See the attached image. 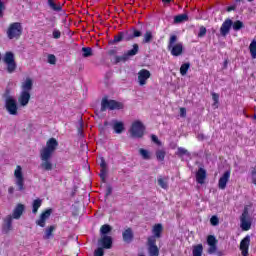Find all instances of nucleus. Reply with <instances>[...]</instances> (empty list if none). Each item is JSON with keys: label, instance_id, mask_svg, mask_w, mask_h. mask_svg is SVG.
I'll return each mask as SVG.
<instances>
[{"label": "nucleus", "instance_id": "ddd939ff", "mask_svg": "<svg viewBox=\"0 0 256 256\" xmlns=\"http://www.w3.org/2000/svg\"><path fill=\"white\" fill-rule=\"evenodd\" d=\"M155 236L148 238V253L150 256H159V248L155 245Z\"/></svg>", "mask_w": 256, "mask_h": 256}, {"label": "nucleus", "instance_id": "69168bd1", "mask_svg": "<svg viewBox=\"0 0 256 256\" xmlns=\"http://www.w3.org/2000/svg\"><path fill=\"white\" fill-rule=\"evenodd\" d=\"M15 191V188H13V187H10L9 189H8V192L9 193H13Z\"/></svg>", "mask_w": 256, "mask_h": 256}, {"label": "nucleus", "instance_id": "39448f33", "mask_svg": "<svg viewBox=\"0 0 256 256\" xmlns=\"http://www.w3.org/2000/svg\"><path fill=\"white\" fill-rule=\"evenodd\" d=\"M107 109L110 111H115V109H123V103L103 98L101 101L100 111H107Z\"/></svg>", "mask_w": 256, "mask_h": 256}, {"label": "nucleus", "instance_id": "c9c22d12", "mask_svg": "<svg viewBox=\"0 0 256 256\" xmlns=\"http://www.w3.org/2000/svg\"><path fill=\"white\" fill-rule=\"evenodd\" d=\"M177 157H183L184 155H189V151L183 147H179L176 152Z\"/></svg>", "mask_w": 256, "mask_h": 256}, {"label": "nucleus", "instance_id": "b1692460", "mask_svg": "<svg viewBox=\"0 0 256 256\" xmlns=\"http://www.w3.org/2000/svg\"><path fill=\"white\" fill-rule=\"evenodd\" d=\"M139 52V45L134 44L131 50H128L124 55L121 57L122 61H127L129 57H135V54Z\"/></svg>", "mask_w": 256, "mask_h": 256}, {"label": "nucleus", "instance_id": "f3484780", "mask_svg": "<svg viewBox=\"0 0 256 256\" xmlns=\"http://www.w3.org/2000/svg\"><path fill=\"white\" fill-rule=\"evenodd\" d=\"M233 26V20L227 18L220 27V35L225 37L231 31V27Z\"/></svg>", "mask_w": 256, "mask_h": 256}, {"label": "nucleus", "instance_id": "412c9836", "mask_svg": "<svg viewBox=\"0 0 256 256\" xmlns=\"http://www.w3.org/2000/svg\"><path fill=\"white\" fill-rule=\"evenodd\" d=\"M23 213H25V205L17 204L12 212V215L10 216L12 217V219L18 220V219H21V216L23 215Z\"/></svg>", "mask_w": 256, "mask_h": 256}, {"label": "nucleus", "instance_id": "ea45409f", "mask_svg": "<svg viewBox=\"0 0 256 256\" xmlns=\"http://www.w3.org/2000/svg\"><path fill=\"white\" fill-rule=\"evenodd\" d=\"M53 231H55V227L54 226H50L48 229H46V231H45V238L46 239H50L51 235H53Z\"/></svg>", "mask_w": 256, "mask_h": 256}, {"label": "nucleus", "instance_id": "72a5a7b5", "mask_svg": "<svg viewBox=\"0 0 256 256\" xmlns=\"http://www.w3.org/2000/svg\"><path fill=\"white\" fill-rule=\"evenodd\" d=\"M108 233H111V227L108 224L102 225V227L100 228L101 237L107 235Z\"/></svg>", "mask_w": 256, "mask_h": 256}, {"label": "nucleus", "instance_id": "9d476101", "mask_svg": "<svg viewBox=\"0 0 256 256\" xmlns=\"http://www.w3.org/2000/svg\"><path fill=\"white\" fill-rule=\"evenodd\" d=\"M151 77V72L147 69H141L138 72V84L140 87H143L147 85V81H149V78Z\"/></svg>", "mask_w": 256, "mask_h": 256}, {"label": "nucleus", "instance_id": "0e129e2a", "mask_svg": "<svg viewBox=\"0 0 256 256\" xmlns=\"http://www.w3.org/2000/svg\"><path fill=\"white\" fill-rule=\"evenodd\" d=\"M163 159H165V151H161V161H163Z\"/></svg>", "mask_w": 256, "mask_h": 256}, {"label": "nucleus", "instance_id": "cd10ccee", "mask_svg": "<svg viewBox=\"0 0 256 256\" xmlns=\"http://www.w3.org/2000/svg\"><path fill=\"white\" fill-rule=\"evenodd\" d=\"M192 256H203V244L193 246Z\"/></svg>", "mask_w": 256, "mask_h": 256}, {"label": "nucleus", "instance_id": "774afa93", "mask_svg": "<svg viewBox=\"0 0 256 256\" xmlns=\"http://www.w3.org/2000/svg\"><path fill=\"white\" fill-rule=\"evenodd\" d=\"M253 119H255V120H256V114H254Z\"/></svg>", "mask_w": 256, "mask_h": 256}, {"label": "nucleus", "instance_id": "e2e57ef3", "mask_svg": "<svg viewBox=\"0 0 256 256\" xmlns=\"http://www.w3.org/2000/svg\"><path fill=\"white\" fill-rule=\"evenodd\" d=\"M156 157H157L158 160L161 159V151L158 150L156 152Z\"/></svg>", "mask_w": 256, "mask_h": 256}, {"label": "nucleus", "instance_id": "c03bdc74", "mask_svg": "<svg viewBox=\"0 0 256 256\" xmlns=\"http://www.w3.org/2000/svg\"><path fill=\"white\" fill-rule=\"evenodd\" d=\"M53 39H61V31L59 29H54L52 32Z\"/></svg>", "mask_w": 256, "mask_h": 256}, {"label": "nucleus", "instance_id": "c85d7f7f", "mask_svg": "<svg viewBox=\"0 0 256 256\" xmlns=\"http://www.w3.org/2000/svg\"><path fill=\"white\" fill-rule=\"evenodd\" d=\"M184 21H189V15L180 14L174 17V23H183Z\"/></svg>", "mask_w": 256, "mask_h": 256}, {"label": "nucleus", "instance_id": "f704fd0d", "mask_svg": "<svg viewBox=\"0 0 256 256\" xmlns=\"http://www.w3.org/2000/svg\"><path fill=\"white\" fill-rule=\"evenodd\" d=\"M48 5L53 11H61V5L55 4L54 0H48Z\"/></svg>", "mask_w": 256, "mask_h": 256}, {"label": "nucleus", "instance_id": "13d9d810", "mask_svg": "<svg viewBox=\"0 0 256 256\" xmlns=\"http://www.w3.org/2000/svg\"><path fill=\"white\" fill-rule=\"evenodd\" d=\"M161 188L162 189H168L169 188V184H167V182L161 180Z\"/></svg>", "mask_w": 256, "mask_h": 256}, {"label": "nucleus", "instance_id": "6e6d98bb", "mask_svg": "<svg viewBox=\"0 0 256 256\" xmlns=\"http://www.w3.org/2000/svg\"><path fill=\"white\" fill-rule=\"evenodd\" d=\"M100 167L101 169H107V163L105 162V159H100Z\"/></svg>", "mask_w": 256, "mask_h": 256}, {"label": "nucleus", "instance_id": "5701e85b", "mask_svg": "<svg viewBox=\"0 0 256 256\" xmlns=\"http://www.w3.org/2000/svg\"><path fill=\"white\" fill-rule=\"evenodd\" d=\"M205 179H207V170H205L204 168H199L196 172L197 183L203 185V183H205Z\"/></svg>", "mask_w": 256, "mask_h": 256}, {"label": "nucleus", "instance_id": "bf43d9fd", "mask_svg": "<svg viewBox=\"0 0 256 256\" xmlns=\"http://www.w3.org/2000/svg\"><path fill=\"white\" fill-rule=\"evenodd\" d=\"M236 9H237V6L231 5V6H228L226 10L228 11V13H230V11H235Z\"/></svg>", "mask_w": 256, "mask_h": 256}, {"label": "nucleus", "instance_id": "4d7b16f0", "mask_svg": "<svg viewBox=\"0 0 256 256\" xmlns=\"http://www.w3.org/2000/svg\"><path fill=\"white\" fill-rule=\"evenodd\" d=\"M180 115L182 117H187V109L185 108H180Z\"/></svg>", "mask_w": 256, "mask_h": 256}, {"label": "nucleus", "instance_id": "09e8293b", "mask_svg": "<svg viewBox=\"0 0 256 256\" xmlns=\"http://www.w3.org/2000/svg\"><path fill=\"white\" fill-rule=\"evenodd\" d=\"M251 178L253 185H256V168H253L251 171Z\"/></svg>", "mask_w": 256, "mask_h": 256}, {"label": "nucleus", "instance_id": "423d86ee", "mask_svg": "<svg viewBox=\"0 0 256 256\" xmlns=\"http://www.w3.org/2000/svg\"><path fill=\"white\" fill-rule=\"evenodd\" d=\"M57 147H59V142H57V139L50 138L46 142V146L41 150L40 154L42 155H48L52 157L53 153H55Z\"/></svg>", "mask_w": 256, "mask_h": 256}, {"label": "nucleus", "instance_id": "393cba45", "mask_svg": "<svg viewBox=\"0 0 256 256\" xmlns=\"http://www.w3.org/2000/svg\"><path fill=\"white\" fill-rule=\"evenodd\" d=\"M123 240L125 243H131L133 241V230L131 228H127L123 233H122Z\"/></svg>", "mask_w": 256, "mask_h": 256}, {"label": "nucleus", "instance_id": "a211bd4d", "mask_svg": "<svg viewBox=\"0 0 256 256\" xmlns=\"http://www.w3.org/2000/svg\"><path fill=\"white\" fill-rule=\"evenodd\" d=\"M29 101H31V93L20 91V94L18 97V103L20 107H27V105H29Z\"/></svg>", "mask_w": 256, "mask_h": 256}, {"label": "nucleus", "instance_id": "58836bf2", "mask_svg": "<svg viewBox=\"0 0 256 256\" xmlns=\"http://www.w3.org/2000/svg\"><path fill=\"white\" fill-rule=\"evenodd\" d=\"M153 234L155 237H159L161 235V224H156L153 228Z\"/></svg>", "mask_w": 256, "mask_h": 256}, {"label": "nucleus", "instance_id": "8fccbe9b", "mask_svg": "<svg viewBox=\"0 0 256 256\" xmlns=\"http://www.w3.org/2000/svg\"><path fill=\"white\" fill-rule=\"evenodd\" d=\"M151 141H152V143H155L156 145H160V141H159V138L157 137V135H155V134H152L151 135Z\"/></svg>", "mask_w": 256, "mask_h": 256}, {"label": "nucleus", "instance_id": "f8f14e48", "mask_svg": "<svg viewBox=\"0 0 256 256\" xmlns=\"http://www.w3.org/2000/svg\"><path fill=\"white\" fill-rule=\"evenodd\" d=\"M168 51H170L172 57H181L183 55V45L181 43L168 44Z\"/></svg>", "mask_w": 256, "mask_h": 256}, {"label": "nucleus", "instance_id": "7ed1b4c3", "mask_svg": "<svg viewBox=\"0 0 256 256\" xmlns=\"http://www.w3.org/2000/svg\"><path fill=\"white\" fill-rule=\"evenodd\" d=\"M15 185L18 187V191H23L25 189V174L23 172V167L17 165L14 170Z\"/></svg>", "mask_w": 256, "mask_h": 256}, {"label": "nucleus", "instance_id": "20e7f679", "mask_svg": "<svg viewBox=\"0 0 256 256\" xmlns=\"http://www.w3.org/2000/svg\"><path fill=\"white\" fill-rule=\"evenodd\" d=\"M2 60L7 67L8 73H14L15 69H17V62H15V54L13 52H6Z\"/></svg>", "mask_w": 256, "mask_h": 256}, {"label": "nucleus", "instance_id": "5fc2aeb1", "mask_svg": "<svg viewBox=\"0 0 256 256\" xmlns=\"http://www.w3.org/2000/svg\"><path fill=\"white\" fill-rule=\"evenodd\" d=\"M3 11H5V4L0 0V17H3Z\"/></svg>", "mask_w": 256, "mask_h": 256}, {"label": "nucleus", "instance_id": "a878e982", "mask_svg": "<svg viewBox=\"0 0 256 256\" xmlns=\"http://www.w3.org/2000/svg\"><path fill=\"white\" fill-rule=\"evenodd\" d=\"M139 155L144 159L145 161H149V159H152L153 154H151V151L145 149V148H140L139 149Z\"/></svg>", "mask_w": 256, "mask_h": 256}, {"label": "nucleus", "instance_id": "f257e3e1", "mask_svg": "<svg viewBox=\"0 0 256 256\" xmlns=\"http://www.w3.org/2000/svg\"><path fill=\"white\" fill-rule=\"evenodd\" d=\"M128 133H130L133 139H141L145 135V124L141 120H134L130 125Z\"/></svg>", "mask_w": 256, "mask_h": 256}, {"label": "nucleus", "instance_id": "bb28decb", "mask_svg": "<svg viewBox=\"0 0 256 256\" xmlns=\"http://www.w3.org/2000/svg\"><path fill=\"white\" fill-rule=\"evenodd\" d=\"M43 205V200L37 198L32 202V213L36 215L37 211H39V208Z\"/></svg>", "mask_w": 256, "mask_h": 256}, {"label": "nucleus", "instance_id": "c756f323", "mask_svg": "<svg viewBox=\"0 0 256 256\" xmlns=\"http://www.w3.org/2000/svg\"><path fill=\"white\" fill-rule=\"evenodd\" d=\"M191 68V63L186 62L180 66V75L185 76L187 75V72Z\"/></svg>", "mask_w": 256, "mask_h": 256}, {"label": "nucleus", "instance_id": "4468645a", "mask_svg": "<svg viewBox=\"0 0 256 256\" xmlns=\"http://www.w3.org/2000/svg\"><path fill=\"white\" fill-rule=\"evenodd\" d=\"M98 245L103 249H111V247H113V238H111L109 235L101 236V238L98 240Z\"/></svg>", "mask_w": 256, "mask_h": 256}, {"label": "nucleus", "instance_id": "864d4df0", "mask_svg": "<svg viewBox=\"0 0 256 256\" xmlns=\"http://www.w3.org/2000/svg\"><path fill=\"white\" fill-rule=\"evenodd\" d=\"M123 33H120L118 36L114 37V43H120V41H123Z\"/></svg>", "mask_w": 256, "mask_h": 256}, {"label": "nucleus", "instance_id": "6ab92c4d", "mask_svg": "<svg viewBox=\"0 0 256 256\" xmlns=\"http://www.w3.org/2000/svg\"><path fill=\"white\" fill-rule=\"evenodd\" d=\"M53 213L52 209H47L46 211L42 212L40 215V218L36 220V225L39 227H45V223L49 217H51V214Z\"/></svg>", "mask_w": 256, "mask_h": 256}, {"label": "nucleus", "instance_id": "de8ad7c7", "mask_svg": "<svg viewBox=\"0 0 256 256\" xmlns=\"http://www.w3.org/2000/svg\"><path fill=\"white\" fill-rule=\"evenodd\" d=\"M104 248L102 247H99L98 249H96L94 251V256H103L105 255V252L103 251Z\"/></svg>", "mask_w": 256, "mask_h": 256}, {"label": "nucleus", "instance_id": "e433bc0d", "mask_svg": "<svg viewBox=\"0 0 256 256\" xmlns=\"http://www.w3.org/2000/svg\"><path fill=\"white\" fill-rule=\"evenodd\" d=\"M83 57H91L93 55V49L90 47H83L82 48Z\"/></svg>", "mask_w": 256, "mask_h": 256}, {"label": "nucleus", "instance_id": "79ce46f5", "mask_svg": "<svg viewBox=\"0 0 256 256\" xmlns=\"http://www.w3.org/2000/svg\"><path fill=\"white\" fill-rule=\"evenodd\" d=\"M48 63L50 65H55V63H57V57H55V55H53V54H49L48 55Z\"/></svg>", "mask_w": 256, "mask_h": 256}, {"label": "nucleus", "instance_id": "a18cd8bd", "mask_svg": "<svg viewBox=\"0 0 256 256\" xmlns=\"http://www.w3.org/2000/svg\"><path fill=\"white\" fill-rule=\"evenodd\" d=\"M207 35V28L205 26H201L199 29L198 37H205Z\"/></svg>", "mask_w": 256, "mask_h": 256}, {"label": "nucleus", "instance_id": "37998d69", "mask_svg": "<svg viewBox=\"0 0 256 256\" xmlns=\"http://www.w3.org/2000/svg\"><path fill=\"white\" fill-rule=\"evenodd\" d=\"M212 100L214 101V107H218L217 105H219V94L213 92L212 93Z\"/></svg>", "mask_w": 256, "mask_h": 256}, {"label": "nucleus", "instance_id": "a19ab883", "mask_svg": "<svg viewBox=\"0 0 256 256\" xmlns=\"http://www.w3.org/2000/svg\"><path fill=\"white\" fill-rule=\"evenodd\" d=\"M215 253H217V244H212L208 248V254L215 255Z\"/></svg>", "mask_w": 256, "mask_h": 256}, {"label": "nucleus", "instance_id": "9b49d317", "mask_svg": "<svg viewBox=\"0 0 256 256\" xmlns=\"http://www.w3.org/2000/svg\"><path fill=\"white\" fill-rule=\"evenodd\" d=\"M40 158H41V169H43L44 171H52L53 170V163H51V156L47 155V154H40Z\"/></svg>", "mask_w": 256, "mask_h": 256}, {"label": "nucleus", "instance_id": "dca6fc26", "mask_svg": "<svg viewBox=\"0 0 256 256\" xmlns=\"http://www.w3.org/2000/svg\"><path fill=\"white\" fill-rule=\"evenodd\" d=\"M251 244V237L246 236L240 242V251L242 256H249V245Z\"/></svg>", "mask_w": 256, "mask_h": 256}, {"label": "nucleus", "instance_id": "338daca9", "mask_svg": "<svg viewBox=\"0 0 256 256\" xmlns=\"http://www.w3.org/2000/svg\"><path fill=\"white\" fill-rule=\"evenodd\" d=\"M198 139H201V140L205 139V135L203 134L198 135Z\"/></svg>", "mask_w": 256, "mask_h": 256}, {"label": "nucleus", "instance_id": "2eb2a0df", "mask_svg": "<svg viewBox=\"0 0 256 256\" xmlns=\"http://www.w3.org/2000/svg\"><path fill=\"white\" fill-rule=\"evenodd\" d=\"M229 179H231V171L227 170L218 180V188L225 190L227 189V183H229Z\"/></svg>", "mask_w": 256, "mask_h": 256}, {"label": "nucleus", "instance_id": "4c0bfd02", "mask_svg": "<svg viewBox=\"0 0 256 256\" xmlns=\"http://www.w3.org/2000/svg\"><path fill=\"white\" fill-rule=\"evenodd\" d=\"M217 243H219V241L217 240V238H215V236L213 235H209L207 237V244L210 245H217Z\"/></svg>", "mask_w": 256, "mask_h": 256}, {"label": "nucleus", "instance_id": "6e6552de", "mask_svg": "<svg viewBox=\"0 0 256 256\" xmlns=\"http://www.w3.org/2000/svg\"><path fill=\"white\" fill-rule=\"evenodd\" d=\"M5 107L9 115H18L19 106H17V100L13 96H8L5 100Z\"/></svg>", "mask_w": 256, "mask_h": 256}, {"label": "nucleus", "instance_id": "680f3d73", "mask_svg": "<svg viewBox=\"0 0 256 256\" xmlns=\"http://www.w3.org/2000/svg\"><path fill=\"white\" fill-rule=\"evenodd\" d=\"M173 0H162L163 5H170Z\"/></svg>", "mask_w": 256, "mask_h": 256}, {"label": "nucleus", "instance_id": "aec40b11", "mask_svg": "<svg viewBox=\"0 0 256 256\" xmlns=\"http://www.w3.org/2000/svg\"><path fill=\"white\" fill-rule=\"evenodd\" d=\"M111 126L114 130V133H116L117 135H121V133L125 131V123H123V121L112 120Z\"/></svg>", "mask_w": 256, "mask_h": 256}, {"label": "nucleus", "instance_id": "4be33fe9", "mask_svg": "<svg viewBox=\"0 0 256 256\" xmlns=\"http://www.w3.org/2000/svg\"><path fill=\"white\" fill-rule=\"evenodd\" d=\"M2 231L3 233H9V231H13V217H11V215H8L4 218Z\"/></svg>", "mask_w": 256, "mask_h": 256}, {"label": "nucleus", "instance_id": "603ef678", "mask_svg": "<svg viewBox=\"0 0 256 256\" xmlns=\"http://www.w3.org/2000/svg\"><path fill=\"white\" fill-rule=\"evenodd\" d=\"M100 177L105 181V177H107V168H101Z\"/></svg>", "mask_w": 256, "mask_h": 256}, {"label": "nucleus", "instance_id": "052dcab7", "mask_svg": "<svg viewBox=\"0 0 256 256\" xmlns=\"http://www.w3.org/2000/svg\"><path fill=\"white\" fill-rule=\"evenodd\" d=\"M133 37H141V31L134 30Z\"/></svg>", "mask_w": 256, "mask_h": 256}, {"label": "nucleus", "instance_id": "3c124183", "mask_svg": "<svg viewBox=\"0 0 256 256\" xmlns=\"http://www.w3.org/2000/svg\"><path fill=\"white\" fill-rule=\"evenodd\" d=\"M177 43V35H171L169 39V45H175Z\"/></svg>", "mask_w": 256, "mask_h": 256}, {"label": "nucleus", "instance_id": "473e14b6", "mask_svg": "<svg viewBox=\"0 0 256 256\" xmlns=\"http://www.w3.org/2000/svg\"><path fill=\"white\" fill-rule=\"evenodd\" d=\"M252 59H256V40H253L249 46Z\"/></svg>", "mask_w": 256, "mask_h": 256}, {"label": "nucleus", "instance_id": "7c9ffc66", "mask_svg": "<svg viewBox=\"0 0 256 256\" xmlns=\"http://www.w3.org/2000/svg\"><path fill=\"white\" fill-rule=\"evenodd\" d=\"M245 27V24L241 20H236L235 22H232V29L235 31H241Z\"/></svg>", "mask_w": 256, "mask_h": 256}, {"label": "nucleus", "instance_id": "1a4fd4ad", "mask_svg": "<svg viewBox=\"0 0 256 256\" xmlns=\"http://www.w3.org/2000/svg\"><path fill=\"white\" fill-rule=\"evenodd\" d=\"M34 83H35V81L33 80V78L27 76L20 83V92L31 93V91H33Z\"/></svg>", "mask_w": 256, "mask_h": 256}, {"label": "nucleus", "instance_id": "0eeeda50", "mask_svg": "<svg viewBox=\"0 0 256 256\" xmlns=\"http://www.w3.org/2000/svg\"><path fill=\"white\" fill-rule=\"evenodd\" d=\"M240 227L242 231H249L251 229V218L249 217V208L244 207V210L240 216Z\"/></svg>", "mask_w": 256, "mask_h": 256}, {"label": "nucleus", "instance_id": "2f4dec72", "mask_svg": "<svg viewBox=\"0 0 256 256\" xmlns=\"http://www.w3.org/2000/svg\"><path fill=\"white\" fill-rule=\"evenodd\" d=\"M153 32L151 31H146L145 34L143 35V43H149L150 41H153Z\"/></svg>", "mask_w": 256, "mask_h": 256}, {"label": "nucleus", "instance_id": "f03ea898", "mask_svg": "<svg viewBox=\"0 0 256 256\" xmlns=\"http://www.w3.org/2000/svg\"><path fill=\"white\" fill-rule=\"evenodd\" d=\"M23 34V26L19 22L11 23L6 31L8 39H19Z\"/></svg>", "mask_w": 256, "mask_h": 256}, {"label": "nucleus", "instance_id": "49530a36", "mask_svg": "<svg viewBox=\"0 0 256 256\" xmlns=\"http://www.w3.org/2000/svg\"><path fill=\"white\" fill-rule=\"evenodd\" d=\"M210 223L211 225H213L214 227L219 225V218L217 216H212L210 218Z\"/></svg>", "mask_w": 256, "mask_h": 256}]
</instances>
